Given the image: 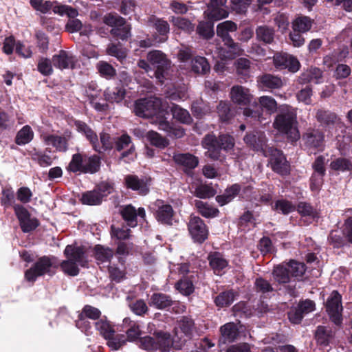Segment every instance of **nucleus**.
Segmentation results:
<instances>
[{"mask_svg": "<svg viewBox=\"0 0 352 352\" xmlns=\"http://www.w3.org/2000/svg\"><path fill=\"white\" fill-rule=\"evenodd\" d=\"M168 113V109H166V111H164L163 113L158 114L156 116L155 122L158 124L159 129L161 130H163L167 133H169L172 126L169 124V122L166 120L165 119V115Z\"/></svg>", "mask_w": 352, "mask_h": 352, "instance_id": "nucleus-61", "label": "nucleus"}, {"mask_svg": "<svg viewBox=\"0 0 352 352\" xmlns=\"http://www.w3.org/2000/svg\"><path fill=\"white\" fill-rule=\"evenodd\" d=\"M270 164L272 169L280 175L289 173L290 166L283 153L278 149H270Z\"/></svg>", "mask_w": 352, "mask_h": 352, "instance_id": "nucleus-15", "label": "nucleus"}, {"mask_svg": "<svg viewBox=\"0 0 352 352\" xmlns=\"http://www.w3.org/2000/svg\"><path fill=\"white\" fill-rule=\"evenodd\" d=\"M150 23L154 26L157 32L161 35H166L169 32L170 28L167 21L160 19L153 18Z\"/></svg>", "mask_w": 352, "mask_h": 352, "instance_id": "nucleus-56", "label": "nucleus"}, {"mask_svg": "<svg viewBox=\"0 0 352 352\" xmlns=\"http://www.w3.org/2000/svg\"><path fill=\"white\" fill-rule=\"evenodd\" d=\"M259 103L261 107L265 109L270 113L276 111L277 109V103L276 100L270 96H261L259 98Z\"/></svg>", "mask_w": 352, "mask_h": 352, "instance_id": "nucleus-54", "label": "nucleus"}, {"mask_svg": "<svg viewBox=\"0 0 352 352\" xmlns=\"http://www.w3.org/2000/svg\"><path fill=\"white\" fill-rule=\"evenodd\" d=\"M230 96L234 102L243 105L250 103L252 98L250 90L240 85L232 87Z\"/></svg>", "mask_w": 352, "mask_h": 352, "instance_id": "nucleus-18", "label": "nucleus"}, {"mask_svg": "<svg viewBox=\"0 0 352 352\" xmlns=\"http://www.w3.org/2000/svg\"><path fill=\"white\" fill-rule=\"evenodd\" d=\"M202 144L207 149L206 156L212 160H221L220 148L225 151L232 149L234 146V140L229 135H221L217 140L213 135H207Z\"/></svg>", "mask_w": 352, "mask_h": 352, "instance_id": "nucleus-4", "label": "nucleus"}, {"mask_svg": "<svg viewBox=\"0 0 352 352\" xmlns=\"http://www.w3.org/2000/svg\"><path fill=\"white\" fill-rule=\"evenodd\" d=\"M113 255V250L109 248H104L100 245L95 247V257L99 263L109 261Z\"/></svg>", "mask_w": 352, "mask_h": 352, "instance_id": "nucleus-38", "label": "nucleus"}, {"mask_svg": "<svg viewBox=\"0 0 352 352\" xmlns=\"http://www.w3.org/2000/svg\"><path fill=\"white\" fill-rule=\"evenodd\" d=\"M210 265L215 274H218L221 270L228 265L227 261L219 253L210 254L208 257Z\"/></svg>", "mask_w": 352, "mask_h": 352, "instance_id": "nucleus-34", "label": "nucleus"}, {"mask_svg": "<svg viewBox=\"0 0 352 352\" xmlns=\"http://www.w3.org/2000/svg\"><path fill=\"white\" fill-rule=\"evenodd\" d=\"M176 288L184 295H189L192 293L194 287L192 282L188 279H183L176 284Z\"/></svg>", "mask_w": 352, "mask_h": 352, "instance_id": "nucleus-59", "label": "nucleus"}, {"mask_svg": "<svg viewBox=\"0 0 352 352\" xmlns=\"http://www.w3.org/2000/svg\"><path fill=\"white\" fill-rule=\"evenodd\" d=\"M194 327V323L193 321L188 318L183 317L179 320L178 322V327L176 328V335L179 338H182V336L178 335V329H180L182 333H183L186 336L190 335Z\"/></svg>", "mask_w": 352, "mask_h": 352, "instance_id": "nucleus-42", "label": "nucleus"}, {"mask_svg": "<svg viewBox=\"0 0 352 352\" xmlns=\"http://www.w3.org/2000/svg\"><path fill=\"white\" fill-rule=\"evenodd\" d=\"M171 298L164 294H154L151 296L149 305L157 309H162L172 305Z\"/></svg>", "mask_w": 352, "mask_h": 352, "instance_id": "nucleus-27", "label": "nucleus"}, {"mask_svg": "<svg viewBox=\"0 0 352 352\" xmlns=\"http://www.w3.org/2000/svg\"><path fill=\"white\" fill-rule=\"evenodd\" d=\"M204 14L211 21H219L228 17L229 12L226 6V0H210Z\"/></svg>", "mask_w": 352, "mask_h": 352, "instance_id": "nucleus-11", "label": "nucleus"}, {"mask_svg": "<svg viewBox=\"0 0 352 352\" xmlns=\"http://www.w3.org/2000/svg\"><path fill=\"white\" fill-rule=\"evenodd\" d=\"M120 212L123 219L127 222L129 226L135 227L137 225V212L133 206L127 205L122 208Z\"/></svg>", "mask_w": 352, "mask_h": 352, "instance_id": "nucleus-39", "label": "nucleus"}, {"mask_svg": "<svg viewBox=\"0 0 352 352\" xmlns=\"http://www.w3.org/2000/svg\"><path fill=\"white\" fill-rule=\"evenodd\" d=\"M341 299V295L337 291H333L326 303L327 311L333 322L336 324H340L342 322V306Z\"/></svg>", "mask_w": 352, "mask_h": 352, "instance_id": "nucleus-12", "label": "nucleus"}, {"mask_svg": "<svg viewBox=\"0 0 352 352\" xmlns=\"http://www.w3.org/2000/svg\"><path fill=\"white\" fill-rule=\"evenodd\" d=\"M234 294L231 292H226L219 294L215 299V302L217 306L224 307L230 305L234 300Z\"/></svg>", "mask_w": 352, "mask_h": 352, "instance_id": "nucleus-52", "label": "nucleus"}, {"mask_svg": "<svg viewBox=\"0 0 352 352\" xmlns=\"http://www.w3.org/2000/svg\"><path fill=\"white\" fill-rule=\"evenodd\" d=\"M147 60L151 66L156 68L155 76L160 82H162L168 75L167 69L169 67V63L164 54L158 50L150 52L147 55Z\"/></svg>", "mask_w": 352, "mask_h": 352, "instance_id": "nucleus-9", "label": "nucleus"}, {"mask_svg": "<svg viewBox=\"0 0 352 352\" xmlns=\"http://www.w3.org/2000/svg\"><path fill=\"white\" fill-rule=\"evenodd\" d=\"M311 89L309 87H306L298 93L297 98L298 101L302 102L305 104H310L311 103Z\"/></svg>", "mask_w": 352, "mask_h": 352, "instance_id": "nucleus-64", "label": "nucleus"}, {"mask_svg": "<svg viewBox=\"0 0 352 352\" xmlns=\"http://www.w3.org/2000/svg\"><path fill=\"white\" fill-rule=\"evenodd\" d=\"M195 206L198 212L206 218H213L218 215L219 210L206 202L195 201Z\"/></svg>", "mask_w": 352, "mask_h": 352, "instance_id": "nucleus-28", "label": "nucleus"}, {"mask_svg": "<svg viewBox=\"0 0 352 352\" xmlns=\"http://www.w3.org/2000/svg\"><path fill=\"white\" fill-rule=\"evenodd\" d=\"M273 276L279 283H286L289 281L290 274L287 264L280 265L274 267Z\"/></svg>", "mask_w": 352, "mask_h": 352, "instance_id": "nucleus-36", "label": "nucleus"}, {"mask_svg": "<svg viewBox=\"0 0 352 352\" xmlns=\"http://www.w3.org/2000/svg\"><path fill=\"white\" fill-rule=\"evenodd\" d=\"M261 82L266 87L270 89L280 88L283 85L282 80L270 74H266L261 78Z\"/></svg>", "mask_w": 352, "mask_h": 352, "instance_id": "nucleus-43", "label": "nucleus"}, {"mask_svg": "<svg viewBox=\"0 0 352 352\" xmlns=\"http://www.w3.org/2000/svg\"><path fill=\"white\" fill-rule=\"evenodd\" d=\"M170 21L175 27L185 32L190 33L194 31V25L187 19L173 16Z\"/></svg>", "mask_w": 352, "mask_h": 352, "instance_id": "nucleus-40", "label": "nucleus"}, {"mask_svg": "<svg viewBox=\"0 0 352 352\" xmlns=\"http://www.w3.org/2000/svg\"><path fill=\"white\" fill-rule=\"evenodd\" d=\"M170 111L172 112L173 117L177 121L187 124L192 122V117L187 110L173 104L170 107Z\"/></svg>", "mask_w": 352, "mask_h": 352, "instance_id": "nucleus-29", "label": "nucleus"}, {"mask_svg": "<svg viewBox=\"0 0 352 352\" xmlns=\"http://www.w3.org/2000/svg\"><path fill=\"white\" fill-rule=\"evenodd\" d=\"M103 195L98 190L88 191L84 193L81 197L83 204L89 206L98 205L102 202Z\"/></svg>", "mask_w": 352, "mask_h": 352, "instance_id": "nucleus-31", "label": "nucleus"}, {"mask_svg": "<svg viewBox=\"0 0 352 352\" xmlns=\"http://www.w3.org/2000/svg\"><path fill=\"white\" fill-rule=\"evenodd\" d=\"M272 208L275 210L281 211L283 214H287L295 210V206L286 200L277 201Z\"/></svg>", "mask_w": 352, "mask_h": 352, "instance_id": "nucleus-58", "label": "nucleus"}, {"mask_svg": "<svg viewBox=\"0 0 352 352\" xmlns=\"http://www.w3.org/2000/svg\"><path fill=\"white\" fill-rule=\"evenodd\" d=\"M256 38L265 43H272L274 41V30L266 25L258 26L256 29Z\"/></svg>", "mask_w": 352, "mask_h": 352, "instance_id": "nucleus-30", "label": "nucleus"}, {"mask_svg": "<svg viewBox=\"0 0 352 352\" xmlns=\"http://www.w3.org/2000/svg\"><path fill=\"white\" fill-rule=\"evenodd\" d=\"M102 21L106 25L112 27L111 34L114 36L124 40L130 36V28L125 25V21L121 16L108 14L103 17Z\"/></svg>", "mask_w": 352, "mask_h": 352, "instance_id": "nucleus-8", "label": "nucleus"}, {"mask_svg": "<svg viewBox=\"0 0 352 352\" xmlns=\"http://www.w3.org/2000/svg\"><path fill=\"white\" fill-rule=\"evenodd\" d=\"M287 265L290 276L301 277L305 272V266L302 263L291 261Z\"/></svg>", "mask_w": 352, "mask_h": 352, "instance_id": "nucleus-49", "label": "nucleus"}, {"mask_svg": "<svg viewBox=\"0 0 352 352\" xmlns=\"http://www.w3.org/2000/svg\"><path fill=\"white\" fill-rule=\"evenodd\" d=\"M64 254L67 259L60 263L61 270L68 275H78L79 267H85L87 263L84 248L69 245L66 246Z\"/></svg>", "mask_w": 352, "mask_h": 352, "instance_id": "nucleus-3", "label": "nucleus"}, {"mask_svg": "<svg viewBox=\"0 0 352 352\" xmlns=\"http://www.w3.org/2000/svg\"><path fill=\"white\" fill-rule=\"evenodd\" d=\"M168 109L166 103L155 97L140 99L135 102V113L144 118H155Z\"/></svg>", "mask_w": 352, "mask_h": 352, "instance_id": "nucleus-5", "label": "nucleus"}, {"mask_svg": "<svg viewBox=\"0 0 352 352\" xmlns=\"http://www.w3.org/2000/svg\"><path fill=\"white\" fill-rule=\"evenodd\" d=\"M70 137V133L64 136L50 134L44 135L43 140L47 146H53L57 151H65L67 149V141Z\"/></svg>", "mask_w": 352, "mask_h": 352, "instance_id": "nucleus-16", "label": "nucleus"}, {"mask_svg": "<svg viewBox=\"0 0 352 352\" xmlns=\"http://www.w3.org/2000/svg\"><path fill=\"white\" fill-rule=\"evenodd\" d=\"M316 118L321 123L329 124L336 122L337 116L328 110L320 109L316 112Z\"/></svg>", "mask_w": 352, "mask_h": 352, "instance_id": "nucleus-46", "label": "nucleus"}, {"mask_svg": "<svg viewBox=\"0 0 352 352\" xmlns=\"http://www.w3.org/2000/svg\"><path fill=\"white\" fill-rule=\"evenodd\" d=\"M236 30V24L232 21H223L217 26V36L222 39L224 45L228 47V50L222 47L217 48V56L222 60L233 59L236 56H241L243 52L240 45L229 35L230 32H235Z\"/></svg>", "mask_w": 352, "mask_h": 352, "instance_id": "nucleus-1", "label": "nucleus"}, {"mask_svg": "<svg viewBox=\"0 0 352 352\" xmlns=\"http://www.w3.org/2000/svg\"><path fill=\"white\" fill-rule=\"evenodd\" d=\"M52 262L47 256L40 258L34 265L25 272V278L28 281L34 282L37 277L44 274H52Z\"/></svg>", "mask_w": 352, "mask_h": 352, "instance_id": "nucleus-10", "label": "nucleus"}, {"mask_svg": "<svg viewBox=\"0 0 352 352\" xmlns=\"http://www.w3.org/2000/svg\"><path fill=\"white\" fill-rule=\"evenodd\" d=\"M297 116L296 111L290 107L284 106L280 109L274 122V127L280 133L286 135L292 142L300 138V133L297 127Z\"/></svg>", "mask_w": 352, "mask_h": 352, "instance_id": "nucleus-2", "label": "nucleus"}, {"mask_svg": "<svg viewBox=\"0 0 352 352\" xmlns=\"http://www.w3.org/2000/svg\"><path fill=\"white\" fill-rule=\"evenodd\" d=\"M32 160L36 162L41 166L47 167L52 164V157L41 151L34 149L31 153Z\"/></svg>", "mask_w": 352, "mask_h": 352, "instance_id": "nucleus-45", "label": "nucleus"}, {"mask_svg": "<svg viewBox=\"0 0 352 352\" xmlns=\"http://www.w3.org/2000/svg\"><path fill=\"white\" fill-rule=\"evenodd\" d=\"M322 76V71L318 68L314 67L304 72L301 76V79L304 82H314L315 83H319Z\"/></svg>", "mask_w": 352, "mask_h": 352, "instance_id": "nucleus-41", "label": "nucleus"}, {"mask_svg": "<svg viewBox=\"0 0 352 352\" xmlns=\"http://www.w3.org/2000/svg\"><path fill=\"white\" fill-rule=\"evenodd\" d=\"M105 339L107 340L108 346L113 350H118L125 343V340L124 339L123 336L118 335L114 337V333L111 336V338Z\"/></svg>", "mask_w": 352, "mask_h": 352, "instance_id": "nucleus-63", "label": "nucleus"}, {"mask_svg": "<svg viewBox=\"0 0 352 352\" xmlns=\"http://www.w3.org/2000/svg\"><path fill=\"white\" fill-rule=\"evenodd\" d=\"M188 230L195 241L201 243L208 237V229L203 220L199 217H190L188 223Z\"/></svg>", "mask_w": 352, "mask_h": 352, "instance_id": "nucleus-13", "label": "nucleus"}, {"mask_svg": "<svg viewBox=\"0 0 352 352\" xmlns=\"http://www.w3.org/2000/svg\"><path fill=\"white\" fill-rule=\"evenodd\" d=\"M262 135H259L258 138L255 134H248L244 138V141L250 146H252L256 149H263V142H264Z\"/></svg>", "mask_w": 352, "mask_h": 352, "instance_id": "nucleus-60", "label": "nucleus"}, {"mask_svg": "<svg viewBox=\"0 0 352 352\" xmlns=\"http://www.w3.org/2000/svg\"><path fill=\"white\" fill-rule=\"evenodd\" d=\"M97 69L101 76L110 78L116 75V69L108 63L100 61L97 64Z\"/></svg>", "mask_w": 352, "mask_h": 352, "instance_id": "nucleus-51", "label": "nucleus"}, {"mask_svg": "<svg viewBox=\"0 0 352 352\" xmlns=\"http://www.w3.org/2000/svg\"><path fill=\"white\" fill-rule=\"evenodd\" d=\"M107 53L109 55L116 57L120 60H122L126 55L124 50L114 44H111L109 45L107 49Z\"/></svg>", "mask_w": 352, "mask_h": 352, "instance_id": "nucleus-62", "label": "nucleus"}, {"mask_svg": "<svg viewBox=\"0 0 352 352\" xmlns=\"http://www.w3.org/2000/svg\"><path fill=\"white\" fill-rule=\"evenodd\" d=\"M52 60L46 58H41L38 62L37 68L38 72L44 76L51 75L53 72Z\"/></svg>", "mask_w": 352, "mask_h": 352, "instance_id": "nucleus-55", "label": "nucleus"}, {"mask_svg": "<svg viewBox=\"0 0 352 352\" xmlns=\"http://www.w3.org/2000/svg\"><path fill=\"white\" fill-rule=\"evenodd\" d=\"M217 191L210 186L200 185L197 186L195 191L194 195L200 199H208L214 196Z\"/></svg>", "mask_w": 352, "mask_h": 352, "instance_id": "nucleus-44", "label": "nucleus"}, {"mask_svg": "<svg viewBox=\"0 0 352 352\" xmlns=\"http://www.w3.org/2000/svg\"><path fill=\"white\" fill-rule=\"evenodd\" d=\"M146 137L148 141L153 146L159 148H164L169 144V141L166 138L162 137L160 134L153 131H148L146 133Z\"/></svg>", "mask_w": 352, "mask_h": 352, "instance_id": "nucleus-35", "label": "nucleus"}, {"mask_svg": "<svg viewBox=\"0 0 352 352\" xmlns=\"http://www.w3.org/2000/svg\"><path fill=\"white\" fill-rule=\"evenodd\" d=\"M221 336L219 339V344L234 342L239 336L236 324L228 322L221 327Z\"/></svg>", "mask_w": 352, "mask_h": 352, "instance_id": "nucleus-20", "label": "nucleus"}, {"mask_svg": "<svg viewBox=\"0 0 352 352\" xmlns=\"http://www.w3.org/2000/svg\"><path fill=\"white\" fill-rule=\"evenodd\" d=\"M75 62L74 57L70 53L63 50L52 57L53 65L60 69L72 68Z\"/></svg>", "mask_w": 352, "mask_h": 352, "instance_id": "nucleus-17", "label": "nucleus"}, {"mask_svg": "<svg viewBox=\"0 0 352 352\" xmlns=\"http://www.w3.org/2000/svg\"><path fill=\"white\" fill-rule=\"evenodd\" d=\"M274 64L278 69H288L292 72H296L300 67L298 60L292 55L278 53L274 56Z\"/></svg>", "mask_w": 352, "mask_h": 352, "instance_id": "nucleus-14", "label": "nucleus"}, {"mask_svg": "<svg viewBox=\"0 0 352 352\" xmlns=\"http://www.w3.org/2000/svg\"><path fill=\"white\" fill-rule=\"evenodd\" d=\"M330 168L336 171L349 170L352 168L351 162L345 158H338L331 162Z\"/></svg>", "mask_w": 352, "mask_h": 352, "instance_id": "nucleus-47", "label": "nucleus"}, {"mask_svg": "<svg viewBox=\"0 0 352 352\" xmlns=\"http://www.w3.org/2000/svg\"><path fill=\"white\" fill-rule=\"evenodd\" d=\"M156 350L162 352L168 351L173 344V340L170 335L166 332L159 331L155 333Z\"/></svg>", "mask_w": 352, "mask_h": 352, "instance_id": "nucleus-24", "label": "nucleus"}, {"mask_svg": "<svg viewBox=\"0 0 352 352\" xmlns=\"http://www.w3.org/2000/svg\"><path fill=\"white\" fill-rule=\"evenodd\" d=\"M95 326L104 338H109L114 333L112 327L106 320H98L95 323Z\"/></svg>", "mask_w": 352, "mask_h": 352, "instance_id": "nucleus-48", "label": "nucleus"}, {"mask_svg": "<svg viewBox=\"0 0 352 352\" xmlns=\"http://www.w3.org/2000/svg\"><path fill=\"white\" fill-rule=\"evenodd\" d=\"M34 138V132L28 125L24 126L16 134L15 142L18 145H25Z\"/></svg>", "mask_w": 352, "mask_h": 352, "instance_id": "nucleus-33", "label": "nucleus"}, {"mask_svg": "<svg viewBox=\"0 0 352 352\" xmlns=\"http://www.w3.org/2000/svg\"><path fill=\"white\" fill-rule=\"evenodd\" d=\"M100 314L101 312L98 309L90 305H86L80 314V320H83L84 317H87L92 320H96L100 316Z\"/></svg>", "mask_w": 352, "mask_h": 352, "instance_id": "nucleus-57", "label": "nucleus"}, {"mask_svg": "<svg viewBox=\"0 0 352 352\" xmlns=\"http://www.w3.org/2000/svg\"><path fill=\"white\" fill-rule=\"evenodd\" d=\"M125 96V90L122 87H108L104 92V99L111 103L120 102Z\"/></svg>", "mask_w": 352, "mask_h": 352, "instance_id": "nucleus-26", "label": "nucleus"}, {"mask_svg": "<svg viewBox=\"0 0 352 352\" xmlns=\"http://www.w3.org/2000/svg\"><path fill=\"white\" fill-rule=\"evenodd\" d=\"M173 215L174 212L171 206L168 204L159 206V208L157 212V219L159 221L170 225L173 223Z\"/></svg>", "mask_w": 352, "mask_h": 352, "instance_id": "nucleus-25", "label": "nucleus"}, {"mask_svg": "<svg viewBox=\"0 0 352 352\" xmlns=\"http://www.w3.org/2000/svg\"><path fill=\"white\" fill-rule=\"evenodd\" d=\"M236 72L239 75L244 76H248L250 69V61L245 58H241L234 63Z\"/></svg>", "mask_w": 352, "mask_h": 352, "instance_id": "nucleus-53", "label": "nucleus"}, {"mask_svg": "<svg viewBox=\"0 0 352 352\" xmlns=\"http://www.w3.org/2000/svg\"><path fill=\"white\" fill-rule=\"evenodd\" d=\"M31 6L37 11L45 14L51 9L55 14L60 15L66 14L68 17H76L78 12L76 9L69 6L61 5L57 2H51L43 0H30Z\"/></svg>", "mask_w": 352, "mask_h": 352, "instance_id": "nucleus-7", "label": "nucleus"}, {"mask_svg": "<svg viewBox=\"0 0 352 352\" xmlns=\"http://www.w3.org/2000/svg\"><path fill=\"white\" fill-rule=\"evenodd\" d=\"M127 188L138 191L139 194L144 195L148 193L149 189L147 181L139 179L133 175H126L124 178Z\"/></svg>", "mask_w": 352, "mask_h": 352, "instance_id": "nucleus-19", "label": "nucleus"}, {"mask_svg": "<svg viewBox=\"0 0 352 352\" xmlns=\"http://www.w3.org/2000/svg\"><path fill=\"white\" fill-rule=\"evenodd\" d=\"M312 25V21L307 16H298L292 22V28L298 32H306L309 31Z\"/></svg>", "mask_w": 352, "mask_h": 352, "instance_id": "nucleus-37", "label": "nucleus"}, {"mask_svg": "<svg viewBox=\"0 0 352 352\" xmlns=\"http://www.w3.org/2000/svg\"><path fill=\"white\" fill-rule=\"evenodd\" d=\"M305 144L310 148H321L323 146L324 135L317 129H309L304 135Z\"/></svg>", "mask_w": 352, "mask_h": 352, "instance_id": "nucleus-21", "label": "nucleus"}, {"mask_svg": "<svg viewBox=\"0 0 352 352\" xmlns=\"http://www.w3.org/2000/svg\"><path fill=\"white\" fill-rule=\"evenodd\" d=\"M78 131L83 133L91 142L93 148L98 152H101L100 144L98 143L96 134L84 122L76 121L75 122Z\"/></svg>", "mask_w": 352, "mask_h": 352, "instance_id": "nucleus-22", "label": "nucleus"}, {"mask_svg": "<svg viewBox=\"0 0 352 352\" xmlns=\"http://www.w3.org/2000/svg\"><path fill=\"white\" fill-rule=\"evenodd\" d=\"M173 160L175 163L186 169L195 168L199 163L198 158L190 153H176Z\"/></svg>", "mask_w": 352, "mask_h": 352, "instance_id": "nucleus-23", "label": "nucleus"}, {"mask_svg": "<svg viewBox=\"0 0 352 352\" xmlns=\"http://www.w3.org/2000/svg\"><path fill=\"white\" fill-rule=\"evenodd\" d=\"M100 167V158L94 155L87 156L81 153L74 154L69 164L68 170L85 173H94L99 170Z\"/></svg>", "mask_w": 352, "mask_h": 352, "instance_id": "nucleus-6", "label": "nucleus"}, {"mask_svg": "<svg viewBox=\"0 0 352 352\" xmlns=\"http://www.w3.org/2000/svg\"><path fill=\"white\" fill-rule=\"evenodd\" d=\"M198 34L205 38H210L214 35L213 24L210 22L201 21L197 26Z\"/></svg>", "mask_w": 352, "mask_h": 352, "instance_id": "nucleus-50", "label": "nucleus"}, {"mask_svg": "<svg viewBox=\"0 0 352 352\" xmlns=\"http://www.w3.org/2000/svg\"><path fill=\"white\" fill-rule=\"evenodd\" d=\"M192 70L199 74H205L210 71V65L206 58L202 56L195 57L191 62Z\"/></svg>", "mask_w": 352, "mask_h": 352, "instance_id": "nucleus-32", "label": "nucleus"}]
</instances>
